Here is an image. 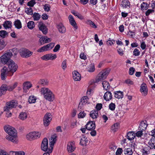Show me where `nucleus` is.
Instances as JSON below:
<instances>
[{
    "instance_id": "obj_1",
    "label": "nucleus",
    "mask_w": 155,
    "mask_h": 155,
    "mask_svg": "<svg viewBox=\"0 0 155 155\" xmlns=\"http://www.w3.org/2000/svg\"><path fill=\"white\" fill-rule=\"evenodd\" d=\"M4 129L8 135L6 137V139L15 143H18L16 130L13 127L8 125L4 127Z\"/></svg>"
},
{
    "instance_id": "obj_2",
    "label": "nucleus",
    "mask_w": 155,
    "mask_h": 155,
    "mask_svg": "<svg viewBox=\"0 0 155 155\" xmlns=\"http://www.w3.org/2000/svg\"><path fill=\"white\" fill-rule=\"evenodd\" d=\"M41 94L43 95L44 98L49 101H52L54 99V95L49 89L42 87L40 90Z\"/></svg>"
},
{
    "instance_id": "obj_3",
    "label": "nucleus",
    "mask_w": 155,
    "mask_h": 155,
    "mask_svg": "<svg viewBox=\"0 0 155 155\" xmlns=\"http://www.w3.org/2000/svg\"><path fill=\"white\" fill-rule=\"evenodd\" d=\"M15 50V48L12 49L11 51L9 50V51L6 52L0 58V66H2L4 64L8 63V61L11 60L10 58L12 55L11 51L13 52Z\"/></svg>"
},
{
    "instance_id": "obj_4",
    "label": "nucleus",
    "mask_w": 155,
    "mask_h": 155,
    "mask_svg": "<svg viewBox=\"0 0 155 155\" xmlns=\"http://www.w3.org/2000/svg\"><path fill=\"white\" fill-rule=\"evenodd\" d=\"M110 71V69H105L102 71L96 77L95 82V83H98L105 79L109 73Z\"/></svg>"
},
{
    "instance_id": "obj_5",
    "label": "nucleus",
    "mask_w": 155,
    "mask_h": 155,
    "mask_svg": "<svg viewBox=\"0 0 155 155\" xmlns=\"http://www.w3.org/2000/svg\"><path fill=\"white\" fill-rule=\"evenodd\" d=\"M57 136L56 134H54L51 136L49 139L50 147L48 150H47V152L44 153L43 155H50L49 153L52 152L53 147L57 140Z\"/></svg>"
},
{
    "instance_id": "obj_6",
    "label": "nucleus",
    "mask_w": 155,
    "mask_h": 155,
    "mask_svg": "<svg viewBox=\"0 0 155 155\" xmlns=\"http://www.w3.org/2000/svg\"><path fill=\"white\" fill-rule=\"evenodd\" d=\"M17 105V103L15 101L12 100L6 103L5 106L4 107L5 111H8L13 108H15Z\"/></svg>"
},
{
    "instance_id": "obj_7",
    "label": "nucleus",
    "mask_w": 155,
    "mask_h": 155,
    "mask_svg": "<svg viewBox=\"0 0 155 155\" xmlns=\"http://www.w3.org/2000/svg\"><path fill=\"white\" fill-rule=\"evenodd\" d=\"M8 65V69L9 72L12 73V74L11 75L12 76L13 75V73L17 70L18 68V66L12 60H10V61H9Z\"/></svg>"
},
{
    "instance_id": "obj_8",
    "label": "nucleus",
    "mask_w": 155,
    "mask_h": 155,
    "mask_svg": "<svg viewBox=\"0 0 155 155\" xmlns=\"http://www.w3.org/2000/svg\"><path fill=\"white\" fill-rule=\"evenodd\" d=\"M41 136V133L39 132H33L29 133L26 135V138L31 140L32 139H35L39 138Z\"/></svg>"
},
{
    "instance_id": "obj_9",
    "label": "nucleus",
    "mask_w": 155,
    "mask_h": 155,
    "mask_svg": "<svg viewBox=\"0 0 155 155\" xmlns=\"http://www.w3.org/2000/svg\"><path fill=\"white\" fill-rule=\"evenodd\" d=\"M54 43H50L47 45L41 47L38 49L37 51L38 52H42L44 51H48L51 49L54 46Z\"/></svg>"
},
{
    "instance_id": "obj_10",
    "label": "nucleus",
    "mask_w": 155,
    "mask_h": 155,
    "mask_svg": "<svg viewBox=\"0 0 155 155\" xmlns=\"http://www.w3.org/2000/svg\"><path fill=\"white\" fill-rule=\"evenodd\" d=\"M20 54L22 57L27 58L32 55L33 52L28 49H24L20 51Z\"/></svg>"
},
{
    "instance_id": "obj_11",
    "label": "nucleus",
    "mask_w": 155,
    "mask_h": 155,
    "mask_svg": "<svg viewBox=\"0 0 155 155\" xmlns=\"http://www.w3.org/2000/svg\"><path fill=\"white\" fill-rule=\"evenodd\" d=\"M57 58V56L55 54H48L43 55L41 57V58L43 60L48 61L49 60H53Z\"/></svg>"
},
{
    "instance_id": "obj_12",
    "label": "nucleus",
    "mask_w": 155,
    "mask_h": 155,
    "mask_svg": "<svg viewBox=\"0 0 155 155\" xmlns=\"http://www.w3.org/2000/svg\"><path fill=\"white\" fill-rule=\"evenodd\" d=\"M48 141L47 139L45 138L43 139L41 145V150L45 152L46 151L48 150Z\"/></svg>"
},
{
    "instance_id": "obj_13",
    "label": "nucleus",
    "mask_w": 155,
    "mask_h": 155,
    "mask_svg": "<svg viewBox=\"0 0 155 155\" xmlns=\"http://www.w3.org/2000/svg\"><path fill=\"white\" fill-rule=\"evenodd\" d=\"M38 27L39 30L41 31L44 35H46L48 32L47 28L43 22L41 21L38 22Z\"/></svg>"
},
{
    "instance_id": "obj_14",
    "label": "nucleus",
    "mask_w": 155,
    "mask_h": 155,
    "mask_svg": "<svg viewBox=\"0 0 155 155\" xmlns=\"http://www.w3.org/2000/svg\"><path fill=\"white\" fill-rule=\"evenodd\" d=\"M74 144L75 143L74 141L68 143L67 147V149L68 152L71 153L75 150L76 147Z\"/></svg>"
},
{
    "instance_id": "obj_15",
    "label": "nucleus",
    "mask_w": 155,
    "mask_h": 155,
    "mask_svg": "<svg viewBox=\"0 0 155 155\" xmlns=\"http://www.w3.org/2000/svg\"><path fill=\"white\" fill-rule=\"evenodd\" d=\"M147 145L150 149H155V137H152L148 142Z\"/></svg>"
},
{
    "instance_id": "obj_16",
    "label": "nucleus",
    "mask_w": 155,
    "mask_h": 155,
    "mask_svg": "<svg viewBox=\"0 0 155 155\" xmlns=\"http://www.w3.org/2000/svg\"><path fill=\"white\" fill-rule=\"evenodd\" d=\"M88 98L87 96L83 97L81 99L78 106V108L81 109L83 106L85 105L88 102Z\"/></svg>"
},
{
    "instance_id": "obj_17",
    "label": "nucleus",
    "mask_w": 155,
    "mask_h": 155,
    "mask_svg": "<svg viewBox=\"0 0 155 155\" xmlns=\"http://www.w3.org/2000/svg\"><path fill=\"white\" fill-rule=\"evenodd\" d=\"M1 77L2 80H4L6 74L8 73L9 71L8 69H7L6 67H4L1 70Z\"/></svg>"
},
{
    "instance_id": "obj_18",
    "label": "nucleus",
    "mask_w": 155,
    "mask_h": 155,
    "mask_svg": "<svg viewBox=\"0 0 155 155\" xmlns=\"http://www.w3.org/2000/svg\"><path fill=\"white\" fill-rule=\"evenodd\" d=\"M140 91L143 95L145 96L147 94L148 90L145 84L143 83L141 85Z\"/></svg>"
},
{
    "instance_id": "obj_19",
    "label": "nucleus",
    "mask_w": 155,
    "mask_h": 155,
    "mask_svg": "<svg viewBox=\"0 0 155 155\" xmlns=\"http://www.w3.org/2000/svg\"><path fill=\"white\" fill-rule=\"evenodd\" d=\"M95 128V123L93 121H89L86 125V128L88 130H92Z\"/></svg>"
},
{
    "instance_id": "obj_20",
    "label": "nucleus",
    "mask_w": 155,
    "mask_h": 155,
    "mask_svg": "<svg viewBox=\"0 0 155 155\" xmlns=\"http://www.w3.org/2000/svg\"><path fill=\"white\" fill-rule=\"evenodd\" d=\"M32 86V84L29 82H25L23 84V91L25 93L28 92V90Z\"/></svg>"
},
{
    "instance_id": "obj_21",
    "label": "nucleus",
    "mask_w": 155,
    "mask_h": 155,
    "mask_svg": "<svg viewBox=\"0 0 155 155\" xmlns=\"http://www.w3.org/2000/svg\"><path fill=\"white\" fill-rule=\"evenodd\" d=\"M57 28L59 32L61 33H64L66 31L65 28L61 23H60L57 25Z\"/></svg>"
},
{
    "instance_id": "obj_22",
    "label": "nucleus",
    "mask_w": 155,
    "mask_h": 155,
    "mask_svg": "<svg viewBox=\"0 0 155 155\" xmlns=\"http://www.w3.org/2000/svg\"><path fill=\"white\" fill-rule=\"evenodd\" d=\"M73 77L75 81H79L81 79V76L80 74L77 71H74L72 73Z\"/></svg>"
},
{
    "instance_id": "obj_23",
    "label": "nucleus",
    "mask_w": 155,
    "mask_h": 155,
    "mask_svg": "<svg viewBox=\"0 0 155 155\" xmlns=\"http://www.w3.org/2000/svg\"><path fill=\"white\" fill-rule=\"evenodd\" d=\"M7 85L6 84L2 85L0 88V97L3 95L5 94L7 90Z\"/></svg>"
},
{
    "instance_id": "obj_24",
    "label": "nucleus",
    "mask_w": 155,
    "mask_h": 155,
    "mask_svg": "<svg viewBox=\"0 0 155 155\" xmlns=\"http://www.w3.org/2000/svg\"><path fill=\"white\" fill-rule=\"evenodd\" d=\"M104 98L107 101H108L111 100L112 98L111 93L109 91H107L104 94Z\"/></svg>"
},
{
    "instance_id": "obj_25",
    "label": "nucleus",
    "mask_w": 155,
    "mask_h": 155,
    "mask_svg": "<svg viewBox=\"0 0 155 155\" xmlns=\"http://www.w3.org/2000/svg\"><path fill=\"white\" fill-rule=\"evenodd\" d=\"M69 22L71 25L73 26L76 29H77V26L76 25V23L72 15H70L68 17Z\"/></svg>"
},
{
    "instance_id": "obj_26",
    "label": "nucleus",
    "mask_w": 155,
    "mask_h": 155,
    "mask_svg": "<svg viewBox=\"0 0 155 155\" xmlns=\"http://www.w3.org/2000/svg\"><path fill=\"white\" fill-rule=\"evenodd\" d=\"M147 126V124L146 121H142L139 126L140 130L143 131L145 130L146 129Z\"/></svg>"
},
{
    "instance_id": "obj_27",
    "label": "nucleus",
    "mask_w": 155,
    "mask_h": 155,
    "mask_svg": "<svg viewBox=\"0 0 155 155\" xmlns=\"http://www.w3.org/2000/svg\"><path fill=\"white\" fill-rule=\"evenodd\" d=\"M98 116V111L97 110H94L91 112L90 113V117L93 119L97 118Z\"/></svg>"
},
{
    "instance_id": "obj_28",
    "label": "nucleus",
    "mask_w": 155,
    "mask_h": 155,
    "mask_svg": "<svg viewBox=\"0 0 155 155\" xmlns=\"http://www.w3.org/2000/svg\"><path fill=\"white\" fill-rule=\"evenodd\" d=\"M87 138L84 135H83L80 140V144L82 145H85L87 143Z\"/></svg>"
},
{
    "instance_id": "obj_29",
    "label": "nucleus",
    "mask_w": 155,
    "mask_h": 155,
    "mask_svg": "<svg viewBox=\"0 0 155 155\" xmlns=\"http://www.w3.org/2000/svg\"><path fill=\"white\" fill-rule=\"evenodd\" d=\"M114 97L118 99L121 98L123 97V92L120 91H117L114 92Z\"/></svg>"
},
{
    "instance_id": "obj_30",
    "label": "nucleus",
    "mask_w": 155,
    "mask_h": 155,
    "mask_svg": "<svg viewBox=\"0 0 155 155\" xmlns=\"http://www.w3.org/2000/svg\"><path fill=\"white\" fill-rule=\"evenodd\" d=\"M135 134L133 132H129L127 134V138L129 140H132L134 139Z\"/></svg>"
},
{
    "instance_id": "obj_31",
    "label": "nucleus",
    "mask_w": 155,
    "mask_h": 155,
    "mask_svg": "<svg viewBox=\"0 0 155 155\" xmlns=\"http://www.w3.org/2000/svg\"><path fill=\"white\" fill-rule=\"evenodd\" d=\"M125 155H132L133 152L132 148H125L124 151Z\"/></svg>"
},
{
    "instance_id": "obj_32",
    "label": "nucleus",
    "mask_w": 155,
    "mask_h": 155,
    "mask_svg": "<svg viewBox=\"0 0 155 155\" xmlns=\"http://www.w3.org/2000/svg\"><path fill=\"white\" fill-rule=\"evenodd\" d=\"M4 27L6 29L11 28L12 27V22L11 21H6L3 24Z\"/></svg>"
},
{
    "instance_id": "obj_33",
    "label": "nucleus",
    "mask_w": 155,
    "mask_h": 155,
    "mask_svg": "<svg viewBox=\"0 0 155 155\" xmlns=\"http://www.w3.org/2000/svg\"><path fill=\"white\" fill-rule=\"evenodd\" d=\"M130 3L128 0H123L121 4V5L123 8H127L129 6Z\"/></svg>"
},
{
    "instance_id": "obj_34",
    "label": "nucleus",
    "mask_w": 155,
    "mask_h": 155,
    "mask_svg": "<svg viewBox=\"0 0 155 155\" xmlns=\"http://www.w3.org/2000/svg\"><path fill=\"white\" fill-rule=\"evenodd\" d=\"M102 84L104 89L106 90L109 89L110 87V85L108 82L106 81H102Z\"/></svg>"
},
{
    "instance_id": "obj_35",
    "label": "nucleus",
    "mask_w": 155,
    "mask_h": 155,
    "mask_svg": "<svg viewBox=\"0 0 155 155\" xmlns=\"http://www.w3.org/2000/svg\"><path fill=\"white\" fill-rule=\"evenodd\" d=\"M149 6V5L147 3L143 2L141 5V9L142 11L146 10L148 8Z\"/></svg>"
},
{
    "instance_id": "obj_36",
    "label": "nucleus",
    "mask_w": 155,
    "mask_h": 155,
    "mask_svg": "<svg viewBox=\"0 0 155 155\" xmlns=\"http://www.w3.org/2000/svg\"><path fill=\"white\" fill-rule=\"evenodd\" d=\"M8 34V33L5 31L1 30L0 31V37L2 38L7 37Z\"/></svg>"
},
{
    "instance_id": "obj_37",
    "label": "nucleus",
    "mask_w": 155,
    "mask_h": 155,
    "mask_svg": "<svg viewBox=\"0 0 155 155\" xmlns=\"http://www.w3.org/2000/svg\"><path fill=\"white\" fill-rule=\"evenodd\" d=\"M14 25L17 28L19 29L22 27L21 23L19 20H17L15 21L14 23Z\"/></svg>"
},
{
    "instance_id": "obj_38",
    "label": "nucleus",
    "mask_w": 155,
    "mask_h": 155,
    "mask_svg": "<svg viewBox=\"0 0 155 155\" xmlns=\"http://www.w3.org/2000/svg\"><path fill=\"white\" fill-rule=\"evenodd\" d=\"M17 85L18 83L17 82H15L13 84L7 86V90L10 91H12L17 86Z\"/></svg>"
},
{
    "instance_id": "obj_39",
    "label": "nucleus",
    "mask_w": 155,
    "mask_h": 155,
    "mask_svg": "<svg viewBox=\"0 0 155 155\" xmlns=\"http://www.w3.org/2000/svg\"><path fill=\"white\" fill-rule=\"evenodd\" d=\"M27 117V115L26 113L25 112H21L20 114L19 115L20 119L22 120H24L26 119Z\"/></svg>"
},
{
    "instance_id": "obj_40",
    "label": "nucleus",
    "mask_w": 155,
    "mask_h": 155,
    "mask_svg": "<svg viewBox=\"0 0 155 155\" xmlns=\"http://www.w3.org/2000/svg\"><path fill=\"white\" fill-rule=\"evenodd\" d=\"M36 98L34 96H30L28 99V102L29 103H34L36 101Z\"/></svg>"
},
{
    "instance_id": "obj_41",
    "label": "nucleus",
    "mask_w": 155,
    "mask_h": 155,
    "mask_svg": "<svg viewBox=\"0 0 155 155\" xmlns=\"http://www.w3.org/2000/svg\"><path fill=\"white\" fill-rule=\"evenodd\" d=\"M25 12L28 15H32L33 14V11L31 7L25 8Z\"/></svg>"
},
{
    "instance_id": "obj_42",
    "label": "nucleus",
    "mask_w": 155,
    "mask_h": 155,
    "mask_svg": "<svg viewBox=\"0 0 155 155\" xmlns=\"http://www.w3.org/2000/svg\"><path fill=\"white\" fill-rule=\"evenodd\" d=\"M27 26L29 29H33L35 26L34 22L32 21L28 22L27 23Z\"/></svg>"
},
{
    "instance_id": "obj_43",
    "label": "nucleus",
    "mask_w": 155,
    "mask_h": 155,
    "mask_svg": "<svg viewBox=\"0 0 155 155\" xmlns=\"http://www.w3.org/2000/svg\"><path fill=\"white\" fill-rule=\"evenodd\" d=\"M33 17L35 21H38L41 18V15L39 13H34L33 14Z\"/></svg>"
},
{
    "instance_id": "obj_44",
    "label": "nucleus",
    "mask_w": 155,
    "mask_h": 155,
    "mask_svg": "<svg viewBox=\"0 0 155 155\" xmlns=\"http://www.w3.org/2000/svg\"><path fill=\"white\" fill-rule=\"evenodd\" d=\"M39 83L43 86H46L48 84V81L46 79H41L39 81Z\"/></svg>"
},
{
    "instance_id": "obj_45",
    "label": "nucleus",
    "mask_w": 155,
    "mask_h": 155,
    "mask_svg": "<svg viewBox=\"0 0 155 155\" xmlns=\"http://www.w3.org/2000/svg\"><path fill=\"white\" fill-rule=\"evenodd\" d=\"M46 118V120H50V121H51V114L50 113H48L46 114L44 117V119H45Z\"/></svg>"
},
{
    "instance_id": "obj_46",
    "label": "nucleus",
    "mask_w": 155,
    "mask_h": 155,
    "mask_svg": "<svg viewBox=\"0 0 155 155\" xmlns=\"http://www.w3.org/2000/svg\"><path fill=\"white\" fill-rule=\"evenodd\" d=\"M95 70L94 66V64H91L88 68L87 71L90 72H94Z\"/></svg>"
},
{
    "instance_id": "obj_47",
    "label": "nucleus",
    "mask_w": 155,
    "mask_h": 155,
    "mask_svg": "<svg viewBox=\"0 0 155 155\" xmlns=\"http://www.w3.org/2000/svg\"><path fill=\"white\" fill-rule=\"evenodd\" d=\"M86 23L87 24L89 25L92 28H96L97 27L95 24L91 20L87 21Z\"/></svg>"
},
{
    "instance_id": "obj_48",
    "label": "nucleus",
    "mask_w": 155,
    "mask_h": 155,
    "mask_svg": "<svg viewBox=\"0 0 155 155\" xmlns=\"http://www.w3.org/2000/svg\"><path fill=\"white\" fill-rule=\"evenodd\" d=\"M72 13L75 16H77L79 19H83V17L78 13L75 12L74 11L72 12Z\"/></svg>"
},
{
    "instance_id": "obj_49",
    "label": "nucleus",
    "mask_w": 155,
    "mask_h": 155,
    "mask_svg": "<svg viewBox=\"0 0 155 155\" xmlns=\"http://www.w3.org/2000/svg\"><path fill=\"white\" fill-rule=\"evenodd\" d=\"M143 152L144 155H147L149 153V150L148 147H145L143 150Z\"/></svg>"
},
{
    "instance_id": "obj_50",
    "label": "nucleus",
    "mask_w": 155,
    "mask_h": 155,
    "mask_svg": "<svg viewBox=\"0 0 155 155\" xmlns=\"http://www.w3.org/2000/svg\"><path fill=\"white\" fill-rule=\"evenodd\" d=\"M35 3L36 2L35 0H31L28 2L27 5L30 7H33Z\"/></svg>"
},
{
    "instance_id": "obj_51",
    "label": "nucleus",
    "mask_w": 155,
    "mask_h": 155,
    "mask_svg": "<svg viewBox=\"0 0 155 155\" xmlns=\"http://www.w3.org/2000/svg\"><path fill=\"white\" fill-rule=\"evenodd\" d=\"M50 7L48 4H45L44 6V8L45 11L48 12L50 10Z\"/></svg>"
},
{
    "instance_id": "obj_52",
    "label": "nucleus",
    "mask_w": 155,
    "mask_h": 155,
    "mask_svg": "<svg viewBox=\"0 0 155 155\" xmlns=\"http://www.w3.org/2000/svg\"><path fill=\"white\" fill-rule=\"evenodd\" d=\"M109 109L111 110H114L115 108V105L114 103H111L109 106Z\"/></svg>"
},
{
    "instance_id": "obj_53",
    "label": "nucleus",
    "mask_w": 155,
    "mask_h": 155,
    "mask_svg": "<svg viewBox=\"0 0 155 155\" xmlns=\"http://www.w3.org/2000/svg\"><path fill=\"white\" fill-rule=\"evenodd\" d=\"M61 67L63 70H65L67 68V62L66 60H64L62 62Z\"/></svg>"
},
{
    "instance_id": "obj_54",
    "label": "nucleus",
    "mask_w": 155,
    "mask_h": 155,
    "mask_svg": "<svg viewBox=\"0 0 155 155\" xmlns=\"http://www.w3.org/2000/svg\"><path fill=\"white\" fill-rule=\"evenodd\" d=\"M140 54V52L137 48L135 49L133 51V54L135 56H139Z\"/></svg>"
},
{
    "instance_id": "obj_55",
    "label": "nucleus",
    "mask_w": 155,
    "mask_h": 155,
    "mask_svg": "<svg viewBox=\"0 0 155 155\" xmlns=\"http://www.w3.org/2000/svg\"><path fill=\"white\" fill-rule=\"evenodd\" d=\"M86 114L84 111L81 112L78 115V117L79 118H83L85 117Z\"/></svg>"
},
{
    "instance_id": "obj_56",
    "label": "nucleus",
    "mask_w": 155,
    "mask_h": 155,
    "mask_svg": "<svg viewBox=\"0 0 155 155\" xmlns=\"http://www.w3.org/2000/svg\"><path fill=\"white\" fill-rule=\"evenodd\" d=\"M119 124L117 123L114 124L111 127V130L116 131V130L118 128Z\"/></svg>"
},
{
    "instance_id": "obj_57",
    "label": "nucleus",
    "mask_w": 155,
    "mask_h": 155,
    "mask_svg": "<svg viewBox=\"0 0 155 155\" xmlns=\"http://www.w3.org/2000/svg\"><path fill=\"white\" fill-rule=\"evenodd\" d=\"M46 118L45 119H43V124L44 126L46 127L48 126L50 123L51 121L50 120H46Z\"/></svg>"
},
{
    "instance_id": "obj_58",
    "label": "nucleus",
    "mask_w": 155,
    "mask_h": 155,
    "mask_svg": "<svg viewBox=\"0 0 155 155\" xmlns=\"http://www.w3.org/2000/svg\"><path fill=\"white\" fill-rule=\"evenodd\" d=\"M123 152V150L122 148H119L117 150L116 152V154L117 155H120Z\"/></svg>"
},
{
    "instance_id": "obj_59",
    "label": "nucleus",
    "mask_w": 155,
    "mask_h": 155,
    "mask_svg": "<svg viewBox=\"0 0 155 155\" xmlns=\"http://www.w3.org/2000/svg\"><path fill=\"white\" fill-rule=\"evenodd\" d=\"M135 135L138 137H140L143 135V130L139 131H137L136 134Z\"/></svg>"
},
{
    "instance_id": "obj_60",
    "label": "nucleus",
    "mask_w": 155,
    "mask_h": 155,
    "mask_svg": "<svg viewBox=\"0 0 155 155\" xmlns=\"http://www.w3.org/2000/svg\"><path fill=\"white\" fill-rule=\"evenodd\" d=\"M154 12V10L151 9H149L146 12L145 14L146 16H148L149 15L153 12Z\"/></svg>"
},
{
    "instance_id": "obj_61",
    "label": "nucleus",
    "mask_w": 155,
    "mask_h": 155,
    "mask_svg": "<svg viewBox=\"0 0 155 155\" xmlns=\"http://www.w3.org/2000/svg\"><path fill=\"white\" fill-rule=\"evenodd\" d=\"M140 47L143 50L145 49L146 47V45L145 44L144 42H143L141 43Z\"/></svg>"
},
{
    "instance_id": "obj_62",
    "label": "nucleus",
    "mask_w": 155,
    "mask_h": 155,
    "mask_svg": "<svg viewBox=\"0 0 155 155\" xmlns=\"http://www.w3.org/2000/svg\"><path fill=\"white\" fill-rule=\"evenodd\" d=\"M45 38L44 43H48L50 42L51 41V38H47L46 36H44Z\"/></svg>"
},
{
    "instance_id": "obj_63",
    "label": "nucleus",
    "mask_w": 155,
    "mask_h": 155,
    "mask_svg": "<svg viewBox=\"0 0 155 155\" xmlns=\"http://www.w3.org/2000/svg\"><path fill=\"white\" fill-rule=\"evenodd\" d=\"M135 71V69L133 67L130 68L129 69V74L130 75L133 74Z\"/></svg>"
},
{
    "instance_id": "obj_64",
    "label": "nucleus",
    "mask_w": 155,
    "mask_h": 155,
    "mask_svg": "<svg viewBox=\"0 0 155 155\" xmlns=\"http://www.w3.org/2000/svg\"><path fill=\"white\" fill-rule=\"evenodd\" d=\"M117 51L118 53L121 56L123 55L124 54V52L123 51L122 49L121 48H119L117 49Z\"/></svg>"
}]
</instances>
